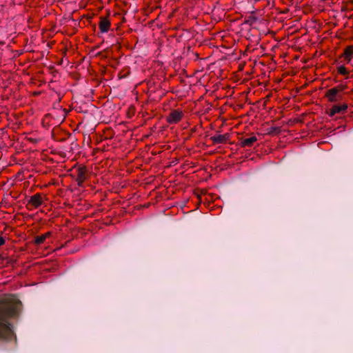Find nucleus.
<instances>
[{
  "label": "nucleus",
  "mask_w": 353,
  "mask_h": 353,
  "mask_svg": "<svg viewBox=\"0 0 353 353\" xmlns=\"http://www.w3.org/2000/svg\"><path fill=\"white\" fill-rule=\"evenodd\" d=\"M22 311V303L14 295L0 296V341L14 337L11 320L17 319Z\"/></svg>",
  "instance_id": "1"
},
{
  "label": "nucleus",
  "mask_w": 353,
  "mask_h": 353,
  "mask_svg": "<svg viewBox=\"0 0 353 353\" xmlns=\"http://www.w3.org/2000/svg\"><path fill=\"white\" fill-rule=\"evenodd\" d=\"M184 117V112L181 109H172L165 118L170 125L179 123Z\"/></svg>",
  "instance_id": "2"
},
{
  "label": "nucleus",
  "mask_w": 353,
  "mask_h": 353,
  "mask_svg": "<svg viewBox=\"0 0 353 353\" xmlns=\"http://www.w3.org/2000/svg\"><path fill=\"white\" fill-rule=\"evenodd\" d=\"M75 180L78 186L82 187L83 183L87 179L88 170L85 166H79L74 170Z\"/></svg>",
  "instance_id": "3"
},
{
  "label": "nucleus",
  "mask_w": 353,
  "mask_h": 353,
  "mask_svg": "<svg viewBox=\"0 0 353 353\" xmlns=\"http://www.w3.org/2000/svg\"><path fill=\"white\" fill-rule=\"evenodd\" d=\"M343 90L341 86L334 87L326 91L325 97L329 102H336L341 99L342 96L339 94V92L343 91Z\"/></svg>",
  "instance_id": "4"
},
{
  "label": "nucleus",
  "mask_w": 353,
  "mask_h": 353,
  "mask_svg": "<svg viewBox=\"0 0 353 353\" xmlns=\"http://www.w3.org/2000/svg\"><path fill=\"white\" fill-rule=\"evenodd\" d=\"M230 134L229 133L215 134L210 137V140L212 141L213 144L225 143L230 141Z\"/></svg>",
  "instance_id": "5"
},
{
  "label": "nucleus",
  "mask_w": 353,
  "mask_h": 353,
  "mask_svg": "<svg viewBox=\"0 0 353 353\" xmlns=\"http://www.w3.org/2000/svg\"><path fill=\"white\" fill-rule=\"evenodd\" d=\"M43 203L41 195L39 193L32 196L28 201V205H31L34 208L40 207Z\"/></svg>",
  "instance_id": "6"
},
{
  "label": "nucleus",
  "mask_w": 353,
  "mask_h": 353,
  "mask_svg": "<svg viewBox=\"0 0 353 353\" xmlns=\"http://www.w3.org/2000/svg\"><path fill=\"white\" fill-rule=\"evenodd\" d=\"M347 105L345 103L342 105H334L330 109L328 114L330 117H333L336 114H343L346 112Z\"/></svg>",
  "instance_id": "7"
},
{
  "label": "nucleus",
  "mask_w": 353,
  "mask_h": 353,
  "mask_svg": "<svg viewBox=\"0 0 353 353\" xmlns=\"http://www.w3.org/2000/svg\"><path fill=\"white\" fill-rule=\"evenodd\" d=\"M100 21L99 22V27L100 32L102 33H106L109 31L111 23L108 17H100Z\"/></svg>",
  "instance_id": "8"
},
{
  "label": "nucleus",
  "mask_w": 353,
  "mask_h": 353,
  "mask_svg": "<svg viewBox=\"0 0 353 353\" xmlns=\"http://www.w3.org/2000/svg\"><path fill=\"white\" fill-rule=\"evenodd\" d=\"M341 57L343 58L345 62L350 63L353 57V46H347Z\"/></svg>",
  "instance_id": "9"
},
{
  "label": "nucleus",
  "mask_w": 353,
  "mask_h": 353,
  "mask_svg": "<svg viewBox=\"0 0 353 353\" xmlns=\"http://www.w3.org/2000/svg\"><path fill=\"white\" fill-rule=\"evenodd\" d=\"M257 141V138L255 136H252L250 138L241 139L240 145L243 148L251 147Z\"/></svg>",
  "instance_id": "10"
},
{
  "label": "nucleus",
  "mask_w": 353,
  "mask_h": 353,
  "mask_svg": "<svg viewBox=\"0 0 353 353\" xmlns=\"http://www.w3.org/2000/svg\"><path fill=\"white\" fill-rule=\"evenodd\" d=\"M51 232H48L42 235L37 236L34 239V243L37 245L42 244L45 240L51 236Z\"/></svg>",
  "instance_id": "11"
},
{
  "label": "nucleus",
  "mask_w": 353,
  "mask_h": 353,
  "mask_svg": "<svg viewBox=\"0 0 353 353\" xmlns=\"http://www.w3.org/2000/svg\"><path fill=\"white\" fill-rule=\"evenodd\" d=\"M337 71L339 74L343 75H347L348 72L344 65H340L337 68Z\"/></svg>",
  "instance_id": "12"
},
{
  "label": "nucleus",
  "mask_w": 353,
  "mask_h": 353,
  "mask_svg": "<svg viewBox=\"0 0 353 353\" xmlns=\"http://www.w3.org/2000/svg\"><path fill=\"white\" fill-rule=\"evenodd\" d=\"M5 239L2 236H0V246L3 245L5 244Z\"/></svg>",
  "instance_id": "13"
}]
</instances>
